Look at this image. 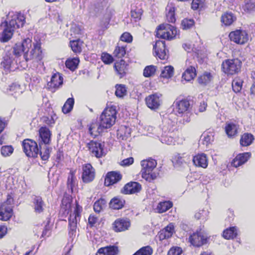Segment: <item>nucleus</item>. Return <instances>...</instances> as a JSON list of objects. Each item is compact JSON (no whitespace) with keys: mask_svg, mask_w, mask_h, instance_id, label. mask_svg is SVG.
<instances>
[{"mask_svg":"<svg viewBox=\"0 0 255 255\" xmlns=\"http://www.w3.org/2000/svg\"><path fill=\"white\" fill-rule=\"evenodd\" d=\"M174 68L171 66H165L161 70L160 76L164 78H170L173 75Z\"/></svg>","mask_w":255,"mask_h":255,"instance_id":"40","label":"nucleus"},{"mask_svg":"<svg viewBox=\"0 0 255 255\" xmlns=\"http://www.w3.org/2000/svg\"><path fill=\"white\" fill-rule=\"evenodd\" d=\"M82 179L84 183L93 181L95 177V169L90 164H85L82 166Z\"/></svg>","mask_w":255,"mask_h":255,"instance_id":"12","label":"nucleus"},{"mask_svg":"<svg viewBox=\"0 0 255 255\" xmlns=\"http://www.w3.org/2000/svg\"><path fill=\"white\" fill-rule=\"evenodd\" d=\"M182 253V251L181 248L172 247L168 251L167 255H181Z\"/></svg>","mask_w":255,"mask_h":255,"instance_id":"58","label":"nucleus"},{"mask_svg":"<svg viewBox=\"0 0 255 255\" xmlns=\"http://www.w3.org/2000/svg\"><path fill=\"white\" fill-rule=\"evenodd\" d=\"M122 175L119 172L111 171L108 172L105 180V184L109 186L115 184L121 180Z\"/></svg>","mask_w":255,"mask_h":255,"instance_id":"18","label":"nucleus"},{"mask_svg":"<svg viewBox=\"0 0 255 255\" xmlns=\"http://www.w3.org/2000/svg\"><path fill=\"white\" fill-rule=\"evenodd\" d=\"M75 174V171L70 170L67 179V187L69 189H70L72 191L76 184L77 179Z\"/></svg>","mask_w":255,"mask_h":255,"instance_id":"37","label":"nucleus"},{"mask_svg":"<svg viewBox=\"0 0 255 255\" xmlns=\"http://www.w3.org/2000/svg\"><path fill=\"white\" fill-rule=\"evenodd\" d=\"M80 210L77 206L74 213L71 214L69 218V234L73 235L77 229V218H79Z\"/></svg>","mask_w":255,"mask_h":255,"instance_id":"14","label":"nucleus"},{"mask_svg":"<svg viewBox=\"0 0 255 255\" xmlns=\"http://www.w3.org/2000/svg\"><path fill=\"white\" fill-rule=\"evenodd\" d=\"M9 94L14 95L15 97L20 95L22 93V90L18 84L13 83L9 86Z\"/></svg>","mask_w":255,"mask_h":255,"instance_id":"44","label":"nucleus"},{"mask_svg":"<svg viewBox=\"0 0 255 255\" xmlns=\"http://www.w3.org/2000/svg\"><path fill=\"white\" fill-rule=\"evenodd\" d=\"M101 59L103 62L106 64H110L114 61L113 57L107 53H102L101 55Z\"/></svg>","mask_w":255,"mask_h":255,"instance_id":"55","label":"nucleus"},{"mask_svg":"<svg viewBox=\"0 0 255 255\" xmlns=\"http://www.w3.org/2000/svg\"><path fill=\"white\" fill-rule=\"evenodd\" d=\"M104 128L101 126L100 123L97 122L92 123L89 128V131L93 137H96L104 130Z\"/></svg>","mask_w":255,"mask_h":255,"instance_id":"28","label":"nucleus"},{"mask_svg":"<svg viewBox=\"0 0 255 255\" xmlns=\"http://www.w3.org/2000/svg\"><path fill=\"white\" fill-rule=\"evenodd\" d=\"M79 60L78 58L67 59L65 62L66 66L71 71L75 70L78 65Z\"/></svg>","mask_w":255,"mask_h":255,"instance_id":"48","label":"nucleus"},{"mask_svg":"<svg viewBox=\"0 0 255 255\" xmlns=\"http://www.w3.org/2000/svg\"><path fill=\"white\" fill-rule=\"evenodd\" d=\"M130 226V222L128 219L120 218L113 224V228L116 232H122L127 230Z\"/></svg>","mask_w":255,"mask_h":255,"instance_id":"21","label":"nucleus"},{"mask_svg":"<svg viewBox=\"0 0 255 255\" xmlns=\"http://www.w3.org/2000/svg\"><path fill=\"white\" fill-rule=\"evenodd\" d=\"M254 140V136L249 133H244L240 139V144L243 146H248L251 145Z\"/></svg>","mask_w":255,"mask_h":255,"instance_id":"34","label":"nucleus"},{"mask_svg":"<svg viewBox=\"0 0 255 255\" xmlns=\"http://www.w3.org/2000/svg\"><path fill=\"white\" fill-rule=\"evenodd\" d=\"M124 203V200L118 197H115L111 200L110 207L113 209L118 210L123 208Z\"/></svg>","mask_w":255,"mask_h":255,"instance_id":"36","label":"nucleus"},{"mask_svg":"<svg viewBox=\"0 0 255 255\" xmlns=\"http://www.w3.org/2000/svg\"><path fill=\"white\" fill-rule=\"evenodd\" d=\"M104 142L91 140L87 144V147L92 156L97 158L103 156L105 153L104 151Z\"/></svg>","mask_w":255,"mask_h":255,"instance_id":"9","label":"nucleus"},{"mask_svg":"<svg viewBox=\"0 0 255 255\" xmlns=\"http://www.w3.org/2000/svg\"><path fill=\"white\" fill-rule=\"evenodd\" d=\"M115 95L119 98H123L127 94V90L126 86L123 84H117L116 85Z\"/></svg>","mask_w":255,"mask_h":255,"instance_id":"42","label":"nucleus"},{"mask_svg":"<svg viewBox=\"0 0 255 255\" xmlns=\"http://www.w3.org/2000/svg\"><path fill=\"white\" fill-rule=\"evenodd\" d=\"M106 201L102 198L97 201L94 204V210L97 213H100L106 206Z\"/></svg>","mask_w":255,"mask_h":255,"instance_id":"46","label":"nucleus"},{"mask_svg":"<svg viewBox=\"0 0 255 255\" xmlns=\"http://www.w3.org/2000/svg\"><path fill=\"white\" fill-rule=\"evenodd\" d=\"M13 215L12 206L7 205L6 203L0 205V220L4 221H8Z\"/></svg>","mask_w":255,"mask_h":255,"instance_id":"17","label":"nucleus"},{"mask_svg":"<svg viewBox=\"0 0 255 255\" xmlns=\"http://www.w3.org/2000/svg\"><path fill=\"white\" fill-rule=\"evenodd\" d=\"M24 152L30 157H36L39 154V148L37 143L30 139H25L22 141Z\"/></svg>","mask_w":255,"mask_h":255,"instance_id":"8","label":"nucleus"},{"mask_svg":"<svg viewBox=\"0 0 255 255\" xmlns=\"http://www.w3.org/2000/svg\"><path fill=\"white\" fill-rule=\"evenodd\" d=\"M242 63L238 59H227L222 64L223 72L228 75H234L240 71Z\"/></svg>","mask_w":255,"mask_h":255,"instance_id":"6","label":"nucleus"},{"mask_svg":"<svg viewBox=\"0 0 255 255\" xmlns=\"http://www.w3.org/2000/svg\"><path fill=\"white\" fill-rule=\"evenodd\" d=\"M116 111L113 107L106 109L100 116L101 126L104 129L110 128L115 123Z\"/></svg>","mask_w":255,"mask_h":255,"instance_id":"4","label":"nucleus"},{"mask_svg":"<svg viewBox=\"0 0 255 255\" xmlns=\"http://www.w3.org/2000/svg\"><path fill=\"white\" fill-rule=\"evenodd\" d=\"M190 158V155L185 153H177L174 156L173 160L176 164L179 166L186 163Z\"/></svg>","mask_w":255,"mask_h":255,"instance_id":"31","label":"nucleus"},{"mask_svg":"<svg viewBox=\"0 0 255 255\" xmlns=\"http://www.w3.org/2000/svg\"><path fill=\"white\" fill-rule=\"evenodd\" d=\"M189 240L193 246L199 247L206 244L207 237L200 230L191 235L189 238Z\"/></svg>","mask_w":255,"mask_h":255,"instance_id":"11","label":"nucleus"},{"mask_svg":"<svg viewBox=\"0 0 255 255\" xmlns=\"http://www.w3.org/2000/svg\"><path fill=\"white\" fill-rule=\"evenodd\" d=\"M141 189V185L137 182H131L127 183L124 187L123 193L124 194H133L139 192Z\"/></svg>","mask_w":255,"mask_h":255,"instance_id":"22","label":"nucleus"},{"mask_svg":"<svg viewBox=\"0 0 255 255\" xmlns=\"http://www.w3.org/2000/svg\"><path fill=\"white\" fill-rule=\"evenodd\" d=\"M156 67L153 65L147 66L143 70V75L145 77H150L154 75Z\"/></svg>","mask_w":255,"mask_h":255,"instance_id":"50","label":"nucleus"},{"mask_svg":"<svg viewBox=\"0 0 255 255\" xmlns=\"http://www.w3.org/2000/svg\"><path fill=\"white\" fill-rule=\"evenodd\" d=\"M156 29V36L164 39H172L177 33V29L169 24H160Z\"/></svg>","mask_w":255,"mask_h":255,"instance_id":"5","label":"nucleus"},{"mask_svg":"<svg viewBox=\"0 0 255 255\" xmlns=\"http://www.w3.org/2000/svg\"><path fill=\"white\" fill-rule=\"evenodd\" d=\"M9 13L7 19L1 24L3 28L0 40L2 42L8 41L12 37L13 32L17 28L22 27L25 22V17L20 13Z\"/></svg>","mask_w":255,"mask_h":255,"instance_id":"2","label":"nucleus"},{"mask_svg":"<svg viewBox=\"0 0 255 255\" xmlns=\"http://www.w3.org/2000/svg\"><path fill=\"white\" fill-rule=\"evenodd\" d=\"M152 249L149 246L143 247L136 252L133 255H151Z\"/></svg>","mask_w":255,"mask_h":255,"instance_id":"49","label":"nucleus"},{"mask_svg":"<svg viewBox=\"0 0 255 255\" xmlns=\"http://www.w3.org/2000/svg\"><path fill=\"white\" fill-rule=\"evenodd\" d=\"M237 235V229L235 227L227 229L223 232V236L225 239H231L236 237Z\"/></svg>","mask_w":255,"mask_h":255,"instance_id":"39","label":"nucleus"},{"mask_svg":"<svg viewBox=\"0 0 255 255\" xmlns=\"http://www.w3.org/2000/svg\"><path fill=\"white\" fill-rule=\"evenodd\" d=\"M156 55L160 59L165 60L168 58L166 53L165 41H157L153 46Z\"/></svg>","mask_w":255,"mask_h":255,"instance_id":"16","label":"nucleus"},{"mask_svg":"<svg viewBox=\"0 0 255 255\" xmlns=\"http://www.w3.org/2000/svg\"><path fill=\"white\" fill-rule=\"evenodd\" d=\"M243 81L239 78H235L232 82V88L235 93L240 92L242 88Z\"/></svg>","mask_w":255,"mask_h":255,"instance_id":"51","label":"nucleus"},{"mask_svg":"<svg viewBox=\"0 0 255 255\" xmlns=\"http://www.w3.org/2000/svg\"><path fill=\"white\" fill-rule=\"evenodd\" d=\"M194 164L198 167L206 168L208 166V159L204 153L198 154L193 158Z\"/></svg>","mask_w":255,"mask_h":255,"instance_id":"24","label":"nucleus"},{"mask_svg":"<svg viewBox=\"0 0 255 255\" xmlns=\"http://www.w3.org/2000/svg\"><path fill=\"white\" fill-rule=\"evenodd\" d=\"M229 36L231 41L238 44H244L249 40L248 33L243 30L239 29L232 31Z\"/></svg>","mask_w":255,"mask_h":255,"instance_id":"10","label":"nucleus"},{"mask_svg":"<svg viewBox=\"0 0 255 255\" xmlns=\"http://www.w3.org/2000/svg\"><path fill=\"white\" fill-rule=\"evenodd\" d=\"M0 151L3 156H9L13 153V148L11 145L2 146L1 148Z\"/></svg>","mask_w":255,"mask_h":255,"instance_id":"52","label":"nucleus"},{"mask_svg":"<svg viewBox=\"0 0 255 255\" xmlns=\"http://www.w3.org/2000/svg\"><path fill=\"white\" fill-rule=\"evenodd\" d=\"M158 238L159 240L162 241L166 239L170 238L172 235L170 232L166 231V230H161L158 234Z\"/></svg>","mask_w":255,"mask_h":255,"instance_id":"56","label":"nucleus"},{"mask_svg":"<svg viewBox=\"0 0 255 255\" xmlns=\"http://www.w3.org/2000/svg\"><path fill=\"white\" fill-rule=\"evenodd\" d=\"M126 45H121L120 43H118L114 51V56L119 58H122L126 53Z\"/></svg>","mask_w":255,"mask_h":255,"instance_id":"38","label":"nucleus"},{"mask_svg":"<svg viewBox=\"0 0 255 255\" xmlns=\"http://www.w3.org/2000/svg\"><path fill=\"white\" fill-rule=\"evenodd\" d=\"M118 252L119 250L117 247L110 246L99 249L96 255H117Z\"/></svg>","mask_w":255,"mask_h":255,"instance_id":"26","label":"nucleus"},{"mask_svg":"<svg viewBox=\"0 0 255 255\" xmlns=\"http://www.w3.org/2000/svg\"><path fill=\"white\" fill-rule=\"evenodd\" d=\"M40 150H39V154L43 160H47L50 156V153L52 148L48 145V144H44L39 143Z\"/></svg>","mask_w":255,"mask_h":255,"instance_id":"29","label":"nucleus"},{"mask_svg":"<svg viewBox=\"0 0 255 255\" xmlns=\"http://www.w3.org/2000/svg\"><path fill=\"white\" fill-rule=\"evenodd\" d=\"M172 206L173 204L170 201L160 202L158 203L156 209L158 213H162L168 210Z\"/></svg>","mask_w":255,"mask_h":255,"instance_id":"35","label":"nucleus"},{"mask_svg":"<svg viewBox=\"0 0 255 255\" xmlns=\"http://www.w3.org/2000/svg\"><path fill=\"white\" fill-rule=\"evenodd\" d=\"M7 228L6 226L0 225V239L2 238L6 233Z\"/></svg>","mask_w":255,"mask_h":255,"instance_id":"63","label":"nucleus"},{"mask_svg":"<svg viewBox=\"0 0 255 255\" xmlns=\"http://www.w3.org/2000/svg\"><path fill=\"white\" fill-rule=\"evenodd\" d=\"M63 84V77L59 73L54 74L51 78V81L47 83L48 89L54 91Z\"/></svg>","mask_w":255,"mask_h":255,"instance_id":"19","label":"nucleus"},{"mask_svg":"<svg viewBox=\"0 0 255 255\" xmlns=\"http://www.w3.org/2000/svg\"><path fill=\"white\" fill-rule=\"evenodd\" d=\"M133 158L131 157L123 160L120 164L122 166H127L132 164L133 163Z\"/></svg>","mask_w":255,"mask_h":255,"instance_id":"60","label":"nucleus"},{"mask_svg":"<svg viewBox=\"0 0 255 255\" xmlns=\"http://www.w3.org/2000/svg\"><path fill=\"white\" fill-rule=\"evenodd\" d=\"M164 133L162 134L160 140L163 143L168 145L172 144L174 142V139L171 136L172 131H173V125L166 126L164 125L162 128Z\"/></svg>","mask_w":255,"mask_h":255,"instance_id":"13","label":"nucleus"},{"mask_svg":"<svg viewBox=\"0 0 255 255\" xmlns=\"http://www.w3.org/2000/svg\"><path fill=\"white\" fill-rule=\"evenodd\" d=\"M204 0H193L191 8L193 10L201 8L204 6Z\"/></svg>","mask_w":255,"mask_h":255,"instance_id":"54","label":"nucleus"},{"mask_svg":"<svg viewBox=\"0 0 255 255\" xmlns=\"http://www.w3.org/2000/svg\"><path fill=\"white\" fill-rule=\"evenodd\" d=\"M142 12L141 9L136 8L134 10H131V16L135 19V20L140 19Z\"/></svg>","mask_w":255,"mask_h":255,"instance_id":"57","label":"nucleus"},{"mask_svg":"<svg viewBox=\"0 0 255 255\" xmlns=\"http://www.w3.org/2000/svg\"><path fill=\"white\" fill-rule=\"evenodd\" d=\"M196 75V70L193 66L187 68L182 74V78L186 81H190L193 80Z\"/></svg>","mask_w":255,"mask_h":255,"instance_id":"33","label":"nucleus"},{"mask_svg":"<svg viewBox=\"0 0 255 255\" xmlns=\"http://www.w3.org/2000/svg\"><path fill=\"white\" fill-rule=\"evenodd\" d=\"M236 20V17L232 12H226L221 16V21L226 26L231 25Z\"/></svg>","mask_w":255,"mask_h":255,"instance_id":"30","label":"nucleus"},{"mask_svg":"<svg viewBox=\"0 0 255 255\" xmlns=\"http://www.w3.org/2000/svg\"><path fill=\"white\" fill-rule=\"evenodd\" d=\"M121 40L122 41L130 43L132 40V36L129 33L125 32L121 35Z\"/></svg>","mask_w":255,"mask_h":255,"instance_id":"59","label":"nucleus"},{"mask_svg":"<svg viewBox=\"0 0 255 255\" xmlns=\"http://www.w3.org/2000/svg\"><path fill=\"white\" fill-rule=\"evenodd\" d=\"M70 46L72 51L76 53H80L82 51L81 46L83 42L79 39L76 40L71 41L70 42Z\"/></svg>","mask_w":255,"mask_h":255,"instance_id":"43","label":"nucleus"},{"mask_svg":"<svg viewBox=\"0 0 255 255\" xmlns=\"http://www.w3.org/2000/svg\"><path fill=\"white\" fill-rule=\"evenodd\" d=\"M114 68L120 78L123 77L126 73L127 64L126 62L123 60L117 61L115 63Z\"/></svg>","mask_w":255,"mask_h":255,"instance_id":"27","label":"nucleus"},{"mask_svg":"<svg viewBox=\"0 0 255 255\" xmlns=\"http://www.w3.org/2000/svg\"><path fill=\"white\" fill-rule=\"evenodd\" d=\"M246 8L249 10H254L255 9V0L247 2L245 5Z\"/></svg>","mask_w":255,"mask_h":255,"instance_id":"61","label":"nucleus"},{"mask_svg":"<svg viewBox=\"0 0 255 255\" xmlns=\"http://www.w3.org/2000/svg\"><path fill=\"white\" fill-rule=\"evenodd\" d=\"M161 96L160 94L155 93L145 98L147 106L152 110L158 109L161 104Z\"/></svg>","mask_w":255,"mask_h":255,"instance_id":"15","label":"nucleus"},{"mask_svg":"<svg viewBox=\"0 0 255 255\" xmlns=\"http://www.w3.org/2000/svg\"><path fill=\"white\" fill-rule=\"evenodd\" d=\"M156 165V161L152 158L142 160L141 172L142 178L149 182L156 179L158 175V173L153 171V170Z\"/></svg>","mask_w":255,"mask_h":255,"instance_id":"3","label":"nucleus"},{"mask_svg":"<svg viewBox=\"0 0 255 255\" xmlns=\"http://www.w3.org/2000/svg\"><path fill=\"white\" fill-rule=\"evenodd\" d=\"M32 46V40L29 38L24 39L21 43H16L13 47L6 52L1 62V66L5 73L14 71L17 68L18 58L23 54V59L25 62L33 60L35 62L40 61L43 58L40 43L36 42Z\"/></svg>","mask_w":255,"mask_h":255,"instance_id":"1","label":"nucleus"},{"mask_svg":"<svg viewBox=\"0 0 255 255\" xmlns=\"http://www.w3.org/2000/svg\"><path fill=\"white\" fill-rule=\"evenodd\" d=\"M206 212L205 210H200L195 214V218L198 220L204 219V216L206 215Z\"/></svg>","mask_w":255,"mask_h":255,"instance_id":"62","label":"nucleus"},{"mask_svg":"<svg viewBox=\"0 0 255 255\" xmlns=\"http://www.w3.org/2000/svg\"><path fill=\"white\" fill-rule=\"evenodd\" d=\"M225 131L228 137H234L238 133L237 126L232 123L227 124L225 127Z\"/></svg>","mask_w":255,"mask_h":255,"instance_id":"32","label":"nucleus"},{"mask_svg":"<svg viewBox=\"0 0 255 255\" xmlns=\"http://www.w3.org/2000/svg\"><path fill=\"white\" fill-rule=\"evenodd\" d=\"M190 105L189 101L186 99L176 100L173 103V106L174 107L175 111L181 117H184L183 124L188 123L190 121L187 113Z\"/></svg>","mask_w":255,"mask_h":255,"instance_id":"7","label":"nucleus"},{"mask_svg":"<svg viewBox=\"0 0 255 255\" xmlns=\"http://www.w3.org/2000/svg\"><path fill=\"white\" fill-rule=\"evenodd\" d=\"M31 198L34 212L38 214L42 213L45 205L42 197L40 196L33 195Z\"/></svg>","mask_w":255,"mask_h":255,"instance_id":"20","label":"nucleus"},{"mask_svg":"<svg viewBox=\"0 0 255 255\" xmlns=\"http://www.w3.org/2000/svg\"><path fill=\"white\" fill-rule=\"evenodd\" d=\"M251 156L250 152H244L239 154L233 160L232 164L234 167H237L246 163Z\"/></svg>","mask_w":255,"mask_h":255,"instance_id":"25","label":"nucleus"},{"mask_svg":"<svg viewBox=\"0 0 255 255\" xmlns=\"http://www.w3.org/2000/svg\"><path fill=\"white\" fill-rule=\"evenodd\" d=\"M212 79L213 76L210 73L205 72L198 78V80L200 84L206 85L210 83Z\"/></svg>","mask_w":255,"mask_h":255,"instance_id":"45","label":"nucleus"},{"mask_svg":"<svg viewBox=\"0 0 255 255\" xmlns=\"http://www.w3.org/2000/svg\"><path fill=\"white\" fill-rule=\"evenodd\" d=\"M74 104V99L72 98H68L62 107V112L64 114L69 113L72 110Z\"/></svg>","mask_w":255,"mask_h":255,"instance_id":"47","label":"nucleus"},{"mask_svg":"<svg viewBox=\"0 0 255 255\" xmlns=\"http://www.w3.org/2000/svg\"><path fill=\"white\" fill-rule=\"evenodd\" d=\"M175 7L172 5L168 6L166 8V10L167 11L166 17L169 22L174 23L176 21L175 17Z\"/></svg>","mask_w":255,"mask_h":255,"instance_id":"41","label":"nucleus"},{"mask_svg":"<svg viewBox=\"0 0 255 255\" xmlns=\"http://www.w3.org/2000/svg\"><path fill=\"white\" fill-rule=\"evenodd\" d=\"M39 137L41 139L40 143L44 144H49L51 141V133L49 129L46 127H41L39 129Z\"/></svg>","mask_w":255,"mask_h":255,"instance_id":"23","label":"nucleus"},{"mask_svg":"<svg viewBox=\"0 0 255 255\" xmlns=\"http://www.w3.org/2000/svg\"><path fill=\"white\" fill-rule=\"evenodd\" d=\"M207 106V104L204 101L200 103V106L199 107V111L200 112H203L206 111V108Z\"/></svg>","mask_w":255,"mask_h":255,"instance_id":"64","label":"nucleus"},{"mask_svg":"<svg viewBox=\"0 0 255 255\" xmlns=\"http://www.w3.org/2000/svg\"><path fill=\"white\" fill-rule=\"evenodd\" d=\"M194 24V21L192 19H184L181 22V26L183 29L190 28Z\"/></svg>","mask_w":255,"mask_h":255,"instance_id":"53","label":"nucleus"}]
</instances>
